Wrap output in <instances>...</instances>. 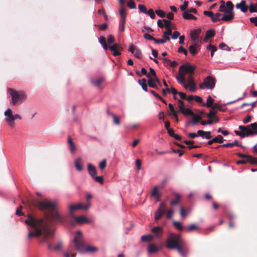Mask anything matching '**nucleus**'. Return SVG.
<instances>
[{
	"mask_svg": "<svg viewBox=\"0 0 257 257\" xmlns=\"http://www.w3.org/2000/svg\"><path fill=\"white\" fill-rule=\"evenodd\" d=\"M37 205L42 210L49 211V213L44 218L37 219L29 216L28 218L25 220V223L31 226L34 231L29 232L28 237L30 238L33 236L38 237L43 234V236L41 241L47 242L48 236L51 234L50 226L53 222H62L63 218L57 210L55 201H49L47 199L39 200L37 202Z\"/></svg>",
	"mask_w": 257,
	"mask_h": 257,
	"instance_id": "nucleus-1",
	"label": "nucleus"
},
{
	"mask_svg": "<svg viewBox=\"0 0 257 257\" xmlns=\"http://www.w3.org/2000/svg\"><path fill=\"white\" fill-rule=\"evenodd\" d=\"M183 245L184 241L179 235L170 234L166 240V246L169 249H176L182 256H185L186 252L182 248Z\"/></svg>",
	"mask_w": 257,
	"mask_h": 257,
	"instance_id": "nucleus-2",
	"label": "nucleus"
},
{
	"mask_svg": "<svg viewBox=\"0 0 257 257\" xmlns=\"http://www.w3.org/2000/svg\"><path fill=\"white\" fill-rule=\"evenodd\" d=\"M233 5L231 1H227L225 5L220 6L219 11L224 13L223 17L221 18L222 21L230 22L234 17Z\"/></svg>",
	"mask_w": 257,
	"mask_h": 257,
	"instance_id": "nucleus-3",
	"label": "nucleus"
},
{
	"mask_svg": "<svg viewBox=\"0 0 257 257\" xmlns=\"http://www.w3.org/2000/svg\"><path fill=\"white\" fill-rule=\"evenodd\" d=\"M8 91L12 97L11 103L13 105L21 104L27 97L26 93L21 91H16L12 88H8Z\"/></svg>",
	"mask_w": 257,
	"mask_h": 257,
	"instance_id": "nucleus-4",
	"label": "nucleus"
},
{
	"mask_svg": "<svg viewBox=\"0 0 257 257\" xmlns=\"http://www.w3.org/2000/svg\"><path fill=\"white\" fill-rule=\"evenodd\" d=\"M238 128L241 131H235L234 133L241 138L254 135V131L252 130L248 125L247 126L239 125Z\"/></svg>",
	"mask_w": 257,
	"mask_h": 257,
	"instance_id": "nucleus-5",
	"label": "nucleus"
},
{
	"mask_svg": "<svg viewBox=\"0 0 257 257\" xmlns=\"http://www.w3.org/2000/svg\"><path fill=\"white\" fill-rule=\"evenodd\" d=\"M215 85V79L211 76H207L204 80L203 82L199 85V87L201 89H204L205 87L208 89L212 90Z\"/></svg>",
	"mask_w": 257,
	"mask_h": 257,
	"instance_id": "nucleus-6",
	"label": "nucleus"
},
{
	"mask_svg": "<svg viewBox=\"0 0 257 257\" xmlns=\"http://www.w3.org/2000/svg\"><path fill=\"white\" fill-rule=\"evenodd\" d=\"M195 67L189 64H184L182 65L179 70V73H182L184 76L186 74L189 75H192L194 73Z\"/></svg>",
	"mask_w": 257,
	"mask_h": 257,
	"instance_id": "nucleus-7",
	"label": "nucleus"
},
{
	"mask_svg": "<svg viewBox=\"0 0 257 257\" xmlns=\"http://www.w3.org/2000/svg\"><path fill=\"white\" fill-rule=\"evenodd\" d=\"M4 115L5 116V120L12 127L14 123V115L13 114L12 109L8 108L4 112Z\"/></svg>",
	"mask_w": 257,
	"mask_h": 257,
	"instance_id": "nucleus-8",
	"label": "nucleus"
},
{
	"mask_svg": "<svg viewBox=\"0 0 257 257\" xmlns=\"http://www.w3.org/2000/svg\"><path fill=\"white\" fill-rule=\"evenodd\" d=\"M74 241L75 244L76 249L78 250V251L81 253H84V250L86 247L85 246L83 238L75 237Z\"/></svg>",
	"mask_w": 257,
	"mask_h": 257,
	"instance_id": "nucleus-9",
	"label": "nucleus"
},
{
	"mask_svg": "<svg viewBox=\"0 0 257 257\" xmlns=\"http://www.w3.org/2000/svg\"><path fill=\"white\" fill-rule=\"evenodd\" d=\"M201 32V30L200 29H194L191 31L190 33L191 39L194 41H197L201 42L202 41L201 38L200 37Z\"/></svg>",
	"mask_w": 257,
	"mask_h": 257,
	"instance_id": "nucleus-10",
	"label": "nucleus"
},
{
	"mask_svg": "<svg viewBox=\"0 0 257 257\" xmlns=\"http://www.w3.org/2000/svg\"><path fill=\"white\" fill-rule=\"evenodd\" d=\"M151 231L154 234L156 238L158 239L162 238V236L164 232L163 227L160 226L154 227L152 228Z\"/></svg>",
	"mask_w": 257,
	"mask_h": 257,
	"instance_id": "nucleus-11",
	"label": "nucleus"
},
{
	"mask_svg": "<svg viewBox=\"0 0 257 257\" xmlns=\"http://www.w3.org/2000/svg\"><path fill=\"white\" fill-rule=\"evenodd\" d=\"M71 217L73 218L75 221L76 223L78 224L89 223L91 221L90 220L87 219L86 216L84 215H81L79 216H75V215H73V216H71Z\"/></svg>",
	"mask_w": 257,
	"mask_h": 257,
	"instance_id": "nucleus-12",
	"label": "nucleus"
},
{
	"mask_svg": "<svg viewBox=\"0 0 257 257\" xmlns=\"http://www.w3.org/2000/svg\"><path fill=\"white\" fill-rule=\"evenodd\" d=\"M128 51L138 59H141L142 57L141 52L133 45L130 46Z\"/></svg>",
	"mask_w": 257,
	"mask_h": 257,
	"instance_id": "nucleus-13",
	"label": "nucleus"
},
{
	"mask_svg": "<svg viewBox=\"0 0 257 257\" xmlns=\"http://www.w3.org/2000/svg\"><path fill=\"white\" fill-rule=\"evenodd\" d=\"M109 49L113 56H116L120 55L119 51L121 50V48L117 45L113 44L109 46Z\"/></svg>",
	"mask_w": 257,
	"mask_h": 257,
	"instance_id": "nucleus-14",
	"label": "nucleus"
},
{
	"mask_svg": "<svg viewBox=\"0 0 257 257\" xmlns=\"http://www.w3.org/2000/svg\"><path fill=\"white\" fill-rule=\"evenodd\" d=\"M245 1L242 0L240 3H237L236 5V9H240V10L243 13L246 12L248 10V6L245 5Z\"/></svg>",
	"mask_w": 257,
	"mask_h": 257,
	"instance_id": "nucleus-15",
	"label": "nucleus"
},
{
	"mask_svg": "<svg viewBox=\"0 0 257 257\" xmlns=\"http://www.w3.org/2000/svg\"><path fill=\"white\" fill-rule=\"evenodd\" d=\"M198 135L199 137H202V139L208 140L212 138L211 133L210 131L205 132L202 130H199Z\"/></svg>",
	"mask_w": 257,
	"mask_h": 257,
	"instance_id": "nucleus-16",
	"label": "nucleus"
},
{
	"mask_svg": "<svg viewBox=\"0 0 257 257\" xmlns=\"http://www.w3.org/2000/svg\"><path fill=\"white\" fill-rule=\"evenodd\" d=\"M192 116V120L191 121H188L187 122V125H189L190 123H192L193 125H195L198 122H199L201 119L202 117L197 114L193 113Z\"/></svg>",
	"mask_w": 257,
	"mask_h": 257,
	"instance_id": "nucleus-17",
	"label": "nucleus"
},
{
	"mask_svg": "<svg viewBox=\"0 0 257 257\" xmlns=\"http://www.w3.org/2000/svg\"><path fill=\"white\" fill-rule=\"evenodd\" d=\"M81 208H82V204L81 203H78L76 205L70 204L69 206L70 216L71 217V216H73V215H74V214L73 213V211L75 210L81 209Z\"/></svg>",
	"mask_w": 257,
	"mask_h": 257,
	"instance_id": "nucleus-18",
	"label": "nucleus"
},
{
	"mask_svg": "<svg viewBox=\"0 0 257 257\" xmlns=\"http://www.w3.org/2000/svg\"><path fill=\"white\" fill-rule=\"evenodd\" d=\"M254 159L253 157H248V158L247 159H243L241 160H238L236 162V164L238 165L239 164H245L247 163L252 164V163L255 162L254 161Z\"/></svg>",
	"mask_w": 257,
	"mask_h": 257,
	"instance_id": "nucleus-19",
	"label": "nucleus"
},
{
	"mask_svg": "<svg viewBox=\"0 0 257 257\" xmlns=\"http://www.w3.org/2000/svg\"><path fill=\"white\" fill-rule=\"evenodd\" d=\"M147 77L148 78V85L150 87H152L153 88H157V83H155V80H153V78H152L150 76L149 73L148 75H147Z\"/></svg>",
	"mask_w": 257,
	"mask_h": 257,
	"instance_id": "nucleus-20",
	"label": "nucleus"
},
{
	"mask_svg": "<svg viewBox=\"0 0 257 257\" xmlns=\"http://www.w3.org/2000/svg\"><path fill=\"white\" fill-rule=\"evenodd\" d=\"M87 168L89 174L92 177H94V176L96 175V170L94 166L91 164H88Z\"/></svg>",
	"mask_w": 257,
	"mask_h": 257,
	"instance_id": "nucleus-21",
	"label": "nucleus"
},
{
	"mask_svg": "<svg viewBox=\"0 0 257 257\" xmlns=\"http://www.w3.org/2000/svg\"><path fill=\"white\" fill-rule=\"evenodd\" d=\"M215 34V31L213 29L208 30L206 32L204 41L207 42L208 39L214 37Z\"/></svg>",
	"mask_w": 257,
	"mask_h": 257,
	"instance_id": "nucleus-22",
	"label": "nucleus"
},
{
	"mask_svg": "<svg viewBox=\"0 0 257 257\" xmlns=\"http://www.w3.org/2000/svg\"><path fill=\"white\" fill-rule=\"evenodd\" d=\"M74 165L77 171H81L83 170V167L81 165V158L80 157H78L75 160Z\"/></svg>",
	"mask_w": 257,
	"mask_h": 257,
	"instance_id": "nucleus-23",
	"label": "nucleus"
},
{
	"mask_svg": "<svg viewBox=\"0 0 257 257\" xmlns=\"http://www.w3.org/2000/svg\"><path fill=\"white\" fill-rule=\"evenodd\" d=\"M161 249V247L155 245L154 244H151L148 246V252L150 253L157 252Z\"/></svg>",
	"mask_w": 257,
	"mask_h": 257,
	"instance_id": "nucleus-24",
	"label": "nucleus"
},
{
	"mask_svg": "<svg viewBox=\"0 0 257 257\" xmlns=\"http://www.w3.org/2000/svg\"><path fill=\"white\" fill-rule=\"evenodd\" d=\"M163 39H155L154 42L157 44H164L167 41H169L170 38L169 36H163Z\"/></svg>",
	"mask_w": 257,
	"mask_h": 257,
	"instance_id": "nucleus-25",
	"label": "nucleus"
},
{
	"mask_svg": "<svg viewBox=\"0 0 257 257\" xmlns=\"http://www.w3.org/2000/svg\"><path fill=\"white\" fill-rule=\"evenodd\" d=\"M165 212L166 210H161V209H158L155 213V220H158L160 219Z\"/></svg>",
	"mask_w": 257,
	"mask_h": 257,
	"instance_id": "nucleus-26",
	"label": "nucleus"
},
{
	"mask_svg": "<svg viewBox=\"0 0 257 257\" xmlns=\"http://www.w3.org/2000/svg\"><path fill=\"white\" fill-rule=\"evenodd\" d=\"M206 101V103H203L202 104V106H206L207 107H209L211 106L212 107V105L214 104V100L211 96H209L207 97Z\"/></svg>",
	"mask_w": 257,
	"mask_h": 257,
	"instance_id": "nucleus-27",
	"label": "nucleus"
},
{
	"mask_svg": "<svg viewBox=\"0 0 257 257\" xmlns=\"http://www.w3.org/2000/svg\"><path fill=\"white\" fill-rule=\"evenodd\" d=\"M68 143L69 145V148L71 151V152L72 154H74L76 150V147L75 144H74V143L73 142L72 140L70 138H69Z\"/></svg>",
	"mask_w": 257,
	"mask_h": 257,
	"instance_id": "nucleus-28",
	"label": "nucleus"
},
{
	"mask_svg": "<svg viewBox=\"0 0 257 257\" xmlns=\"http://www.w3.org/2000/svg\"><path fill=\"white\" fill-rule=\"evenodd\" d=\"M139 84L142 86V89L146 92L148 91L147 85L146 84V79L143 78L138 81Z\"/></svg>",
	"mask_w": 257,
	"mask_h": 257,
	"instance_id": "nucleus-29",
	"label": "nucleus"
},
{
	"mask_svg": "<svg viewBox=\"0 0 257 257\" xmlns=\"http://www.w3.org/2000/svg\"><path fill=\"white\" fill-rule=\"evenodd\" d=\"M104 79L102 78H99L96 80H93L91 81V83L95 86L99 87L100 85L102 82H103Z\"/></svg>",
	"mask_w": 257,
	"mask_h": 257,
	"instance_id": "nucleus-30",
	"label": "nucleus"
},
{
	"mask_svg": "<svg viewBox=\"0 0 257 257\" xmlns=\"http://www.w3.org/2000/svg\"><path fill=\"white\" fill-rule=\"evenodd\" d=\"M126 19H120L119 22V28L118 29L121 32H123L125 30V24Z\"/></svg>",
	"mask_w": 257,
	"mask_h": 257,
	"instance_id": "nucleus-31",
	"label": "nucleus"
},
{
	"mask_svg": "<svg viewBox=\"0 0 257 257\" xmlns=\"http://www.w3.org/2000/svg\"><path fill=\"white\" fill-rule=\"evenodd\" d=\"M207 49L208 50H211V56L213 57L214 53L217 51V48L215 46L209 44L207 46Z\"/></svg>",
	"mask_w": 257,
	"mask_h": 257,
	"instance_id": "nucleus-32",
	"label": "nucleus"
},
{
	"mask_svg": "<svg viewBox=\"0 0 257 257\" xmlns=\"http://www.w3.org/2000/svg\"><path fill=\"white\" fill-rule=\"evenodd\" d=\"M234 146H240V145L238 144V142L237 140H235L232 143H228L222 145V146L224 147H232Z\"/></svg>",
	"mask_w": 257,
	"mask_h": 257,
	"instance_id": "nucleus-33",
	"label": "nucleus"
},
{
	"mask_svg": "<svg viewBox=\"0 0 257 257\" xmlns=\"http://www.w3.org/2000/svg\"><path fill=\"white\" fill-rule=\"evenodd\" d=\"M99 42L101 44L104 49L107 50L108 49V46L105 43V39L104 37L101 36L99 38Z\"/></svg>",
	"mask_w": 257,
	"mask_h": 257,
	"instance_id": "nucleus-34",
	"label": "nucleus"
},
{
	"mask_svg": "<svg viewBox=\"0 0 257 257\" xmlns=\"http://www.w3.org/2000/svg\"><path fill=\"white\" fill-rule=\"evenodd\" d=\"M179 76H176V79L178 82L181 85L183 84L185 81V77L182 73H179Z\"/></svg>",
	"mask_w": 257,
	"mask_h": 257,
	"instance_id": "nucleus-35",
	"label": "nucleus"
},
{
	"mask_svg": "<svg viewBox=\"0 0 257 257\" xmlns=\"http://www.w3.org/2000/svg\"><path fill=\"white\" fill-rule=\"evenodd\" d=\"M221 14L219 13H217L215 15L213 14V16L212 18V21L213 22H216L217 21H219L221 20V18H220Z\"/></svg>",
	"mask_w": 257,
	"mask_h": 257,
	"instance_id": "nucleus-36",
	"label": "nucleus"
},
{
	"mask_svg": "<svg viewBox=\"0 0 257 257\" xmlns=\"http://www.w3.org/2000/svg\"><path fill=\"white\" fill-rule=\"evenodd\" d=\"M97 250V248L94 246H86L84 253L89 252H94Z\"/></svg>",
	"mask_w": 257,
	"mask_h": 257,
	"instance_id": "nucleus-37",
	"label": "nucleus"
},
{
	"mask_svg": "<svg viewBox=\"0 0 257 257\" xmlns=\"http://www.w3.org/2000/svg\"><path fill=\"white\" fill-rule=\"evenodd\" d=\"M197 47V46L196 44H193V45H190L189 47V51L191 54H192V55H195L196 53Z\"/></svg>",
	"mask_w": 257,
	"mask_h": 257,
	"instance_id": "nucleus-38",
	"label": "nucleus"
},
{
	"mask_svg": "<svg viewBox=\"0 0 257 257\" xmlns=\"http://www.w3.org/2000/svg\"><path fill=\"white\" fill-rule=\"evenodd\" d=\"M153 236L151 234L143 235L141 237V240L143 242L149 241L153 239Z\"/></svg>",
	"mask_w": 257,
	"mask_h": 257,
	"instance_id": "nucleus-39",
	"label": "nucleus"
},
{
	"mask_svg": "<svg viewBox=\"0 0 257 257\" xmlns=\"http://www.w3.org/2000/svg\"><path fill=\"white\" fill-rule=\"evenodd\" d=\"M213 139V141H214L215 143H222L224 141L223 137L220 135H217L216 137Z\"/></svg>",
	"mask_w": 257,
	"mask_h": 257,
	"instance_id": "nucleus-40",
	"label": "nucleus"
},
{
	"mask_svg": "<svg viewBox=\"0 0 257 257\" xmlns=\"http://www.w3.org/2000/svg\"><path fill=\"white\" fill-rule=\"evenodd\" d=\"M216 110H214L212 108V110H211L207 114L206 116L209 119L213 118L214 116L216 114Z\"/></svg>",
	"mask_w": 257,
	"mask_h": 257,
	"instance_id": "nucleus-41",
	"label": "nucleus"
},
{
	"mask_svg": "<svg viewBox=\"0 0 257 257\" xmlns=\"http://www.w3.org/2000/svg\"><path fill=\"white\" fill-rule=\"evenodd\" d=\"M219 48L221 50L228 51H229L231 50L227 45L223 43H221L219 45Z\"/></svg>",
	"mask_w": 257,
	"mask_h": 257,
	"instance_id": "nucleus-42",
	"label": "nucleus"
},
{
	"mask_svg": "<svg viewBox=\"0 0 257 257\" xmlns=\"http://www.w3.org/2000/svg\"><path fill=\"white\" fill-rule=\"evenodd\" d=\"M173 225L176 229L179 230H182L183 228L181 223L178 221H174L173 222Z\"/></svg>",
	"mask_w": 257,
	"mask_h": 257,
	"instance_id": "nucleus-43",
	"label": "nucleus"
},
{
	"mask_svg": "<svg viewBox=\"0 0 257 257\" xmlns=\"http://www.w3.org/2000/svg\"><path fill=\"white\" fill-rule=\"evenodd\" d=\"M92 178L96 182L99 183L101 184H103V178L102 176H96V175L94 177H93Z\"/></svg>",
	"mask_w": 257,
	"mask_h": 257,
	"instance_id": "nucleus-44",
	"label": "nucleus"
},
{
	"mask_svg": "<svg viewBox=\"0 0 257 257\" xmlns=\"http://www.w3.org/2000/svg\"><path fill=\"white\" fill-rule=\"evenodd\" d=\"M138 8L140 11L145 14H147L148 13V11L144 5L140 4L138 6Z\"/></svg>",
	"mask_w": 257,
	"mask_h": 257,
	"instance_id": "nucleus-45",
	"label": "nucleus"
},
{
	"mask_svg": "<svg viewBox=\"0 0 257 257\" xmlns=\"http://www.w3.org/2000/svg\"><path fill=\"white\" fill-rule=\"evenodd\" d=\"M192 15L188 12H185L183 13V18L185 20H191Z\"/></svg>",
	"mask_w": 257,
	"mask_h": 257,
	"instance_id": "nucleus-46",
	"label": "nucleus"
},
{
	"mask_svg": "<svg viewBox=\"0 0 257 257\" xmlns=\"http://www.w3.org/2000/svg\"><path fill=\"white\" fill-rule=\"evenodd\" d=\"M107 41L109 45H112L114 43V38L112 35H109L107 37Z\"/></svg>",
	"mask_w": 257,
	"mask_h": 257,
	"instance_id": "nucleus-47",
	"label": "nucleus"
},
{
	"mask_svg": "<svg viewBox=\"0 0 257 257\" xmlns=\"http://www.w3.org/2000/svg\"><path fill=\"white\" fill-rule=\"evenodd\" d=\"M155 13L161 18H164L166 15V13L161 10H156Z\"/></svg>",
	"mask_w": 257,
	"mask_h": 257,
	"instance_id": "nucleus-48",
	"label": "nucleus"
},
{
	"mask_svg": "<svg viewBox=\"0 0 257 257\" xmlns=\"http://www.w3.org/2000/svg\"><path fill=\"white\" fill-rule=\"evenodd\" d=\"M213 109H214L215 108H218L219 110L221 111H223L224 109L222 108V105L219 104L218 103H215L212 105Z\"/></svg>",
	"mask_w": 257,
	"mask_h": 257,
	"instance_id": "nucleus-49",
	"label": "nucleus"
},
{
	"mask_svg": "<svg viewBox=\"0 0 257 257\" xmlns=\"http://www.w3.org/2000/svg\"><path fill=\"white\" fill-rule=\"evenodd\" d=\"M248 9H249V12L250 13H255L257 12V9L255 8L254 5L251 3L248 6Z\"/></svg>",
	"mask_w": 257,
	"mask_h": 257,
	"instance_id": "nucleus-50",
	"label": "nucleus"
},
{
	"mask_svg": "<svg viewBox=\"0 0 257 257\" xmlns=\"http://www.w3.org/2000/svg\"><path fill=\"white\" fill-rule=\"evenodd\" d=\"M179 104H181V106H179L180 111L183 113V112L184 111V110L186 109L184 107V102L182 100H178V101Z\"/></svg>",
	"mask_w": 257,
	"mask_h": 257,
	"instance_id": "nucleus-51",
	"label": "nucleus"
},
{
	"mask_svg": "<svg viewBox=\"0 0 257 257\" xmlns=\"http://www.w3.org/2000/svg\"><path fill=\"white\" fill-rule=\"evenodd\" d=\"M127 6L131 9H135L136 8V4L132 0H130L128 2Z\"/></svg>",
	"mask_w": 257,
	"mask_h": 257,
	"instance_id": "nucleus-52",
	"label": "nucleus"
},
{
	"mask_svg": "<svg viewBox=\"0 0 257 257\" xmlns=\"http://www.w3.org/2000/svg\"><path fill=\"white\" fill-rule=\"evenodd\" d=\"M111 115L112 117L114 123L116 125H119L120 121L117 116L113 113H112Z\"/></svg>",
	"mask_w": 257,
	"mask_h": 257,
	"instance_id": "nucleus-53",
	"label": "nucleus"
},
{
	"mask_svg": "<svg viewBox=\"0 0 257 257\" xmlns=\"http://www.w3.org/2000/svg\"><path fill=\"white\" fill-rule=\"evenodd\" d=\"M176 199L171 201L170 203L172 205H174L179 203L180 197L178 194L176 195Z\"/></svg>",
	"mask_w": 257,
	"mask_h": 257,
	"instance_id": "nucleus-54",
	"label": "nucleus"
},
{
	"mask_svg": "<svg viewBox=\"0 0 257 257\" xmlns=\"http://www.w3.org/2000/svg\"><path fill=\"white\" fill-rule=\"evenodd\" d=\"M167 92L168 93H171L174 95H176L178 93V92L176 90V89L174 87H172L171 88V89H169V88H167Z\"/></svg>",
	"mask_w": 257,
	"mask_h": 257,
	"instance_id": "nucleus-55",
	"label": "nucleus"
},
{
	"mask_svg": "<svg viewBox=\"0 0 257 257\" xmlns=\"http://www.w3.org/2000/svg\"><path fill=\"white\" fill-rule=\"evenodd\" d=\"M119 13L120 15V19H126V14L124 10L122 8L119 10Z\"/></svg>",
	"mask_w": 257,
	"mask_h": 257,
	"instance_id": "nucleus-56",
	"label": "nucleus"
},
{
	"mask_svg": "<svg viewBox=\"0 0 257 257\" xmlns=\"http://www.w3.org/2000/svg\"><path fill=\"white\" fill-rule=\"evenodd\" d=\"M194 113V112L190 109V108H186L185 110H184V111L183 112V114H184V115H193Z\"/></svg>",
	"mask_w": 257,
	"mask_h": 257,
	"instance_id": "nucleus-57",
	"label": "nucleus"
},
{
	"mask_svg": "<svg viewBox=\"0 0 257 257\" xmlns=\"http://www.w3.org/2000/svg\"><path fill=\"white\" fill-rule=\"evenodd\" d=\"M163 21L164 22V27H166V28H171V22L170 20H167L166 19H163Z\"/></svg>",
	"mask_w": 257,
	"mask_h": 257,
	"instance_id": "nucleus-58",
	"label": "nucleus"
},
{
	"mask_svg": "<svg viewBox=\"0 0 257 257\" xmlns=\"http://www.w3.org/2000/svg\"><path fill=\"white\" fill-rule=\"evenodd\" d=\"M148 15H149V16L150 17V18L152 19H155L156 16H155V13L153 11V10L152 9H149L148 11V13L147 14Z\"/></svg>",
	"mask_w": 257,
	"mask_h": 257,
	"instance_id": "nucleus-59",
	"label": "nucleus"
},
{
	"mask_svg": "<svg viewBox=\"0 0 257 257\" xmlns=\"http://www.w3.org/2000/svg\"><path fill=\"white\" fill-rule=\"evenodd\" d=\"M188 5V2H187V1H184V3H183V5H181L180 7V10L182 11H185L187 9V8Z\"/></svg>",
	"mask_w": 257,
	"mask_h": 257,
	"instance_id": "nucleus-60",
	"label": "nucleus"
},
{
	"mask_svg": "<svg viewBox=\"0 0 257 257\" xmlns=\"http://www.w3.org/2000/svg\"><path fill=\"white\" fill-rule=\"evenodd\" d=\"M173 214V210L172 209H169L166 214V217L168 219H171Z\"/></svg>",
	"mask_w": 257,
	"mask_h": 257,
	"instance_id": "nucleus-61",
	"label": "nucleus"
},
{
	"mask_svg": "<svg viewBox=\"0 0 257 257\" xmlns=\"http://www.w3.org/2000/svg\"><path fill=\"white\" fill-rule=\"evenodd\" d=\"M189 90L191 92H195L196 91V86L195 83H192L189 84Z\"/></svg>",
	"mask_w": 257,
	"mask_h": 257,
	"instance_id": "nucleus-62",
	"label": "nucleus"
},
{
	"mask_svg": "<svg viewBox=\"0 0 257 257\" xmlns=\"http://www.w3.org/2000/svg\"><path fill=\"white\" fill-rule=\"evenodd\" d=\"M106 160H103L99 164V167L101 170H103L106 167Z\"/></svg>",
	"mask_w": 257,
	"mask_h": 257,
	"instance_id": "nucleus-63",
	"label": "nucleus"
},
{
	"mask_svg": "<svg viewBox=\"0 0 257 257\" xmlns=\"http://www.w3.org/2000/svg\"><path fill=\"white\" fill-rule=\"evenodd\" d=\"M203 14L204 15L208 16V17L211 18V19L212 18V17L213 16V14H214V13L212 11H204Z\"/></svg>",
	"mask_w": 257,
	"mask_h": 257,
	"instance_id": "nucleus-64",
	"label": "nucleus"
}]
</instances>
